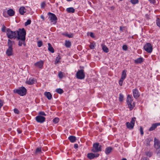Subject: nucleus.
<instances>
[{"instance_id": "obj_1", "label": "nucleus", "mask_w": 160, "mask_h": 160, "mask_svg": "<svg viewBox=\"0 0 160 160\" xmlns=\"http://www.w3.org/2000/svg\"><path fill=\"white\" fill-rule=\"evenodd\" d=\"M22 31V28L19 29L18 30L13 31L9 28L7 29L6 34L8 38L9 39H15L17 38L18 33L20 34Z\"/></svg>"}, {"instance_id": "obj_2", "label": "nucleus", "mask_w": 160, "mask_h": 160, "mask_svg": "<svg viewBox=\"0 0 160 160\" xmlns=\"http://www.w3.org/2000/svg\"><path fill=\"white\" fill-rule=\"evenodd\" d=\"M26 32L24 28H22V31L17 36V39L18 40V45L19 46H21L22 44L25 46L26 44L25 40L26 39Z\"/></svg>"}, {"instance_id": "obj_3", "label": "nucleus", "mask_w": 160, "mask_h": 160, "mask_svg": "<svg viewBox=\"0 0 160 160\" xmlns=\"http://www.w3.org/2000/svg\"><path fill=\"white\" fill-rule=\"evenodd\" d=\"M102 150V146L99 143H94L91 151L93 152H97Z\"/></svg>"}, {"instance_id": "obj_4", "label": "nucleus", "mask_w": 160, "mask_h": 160, "mask_svg": "<svg viewBox=\"0 0 160 160\" xmlns=\"http://www.w3.org/2000/svg\"><path fill=\"white\" fill-rule=\"evenodd\" d=\"M26 89L23 87H21L18 89H15L14 90V92L18 93L22 96L26 95Z\"/></svg>"}, {"instance_id": "obj_5", "label": "nucleus", "mask_w": 160, "mask_h": 160, "mask_svg": "<svg viewBox=\"0 0 160 160\" xmlns=\"http://www.w3.org/2000/svg\"><path fill=\"white\" fill-rule=\"evenodd\" d=\"M77 78L79 79H82L84 78L85 74L83 69L78 70L76 74Z\"/></svg>"}, {"instance_id": "obj_6", "label": "nucleus", "mask_w": 160, "mask_h": 160, "mask_svg": "<svg viewBox=\"0 0 160 160\" xmlns=\"http://www.w3.org/2000/svg\"><path fill=\"white\" fill-rule=\"evenodd\" d=\"M136 119V118L135 117H133L132 118L130 122H127L126 123V125L128 128L129 129H132L133 128Z\"/></svg>"}, {"instance_id": "obj_7", "label": "nucleus", "mask_w": 160, "mask_h": 160, "mask_svg": "<svg viewBox=\"0 0 160 160\" xmlns=\"http://www.w3.org/2000/svg\"><path fill=\"white\" fill-rule=\"evenodd\" d=\"M48 15L49 16V18L52 22H54V24H55L57 20V18L56 15L51 12H49Z\"/></svg>"}, {"instance_id": "obj_8", "label": "nucleus", "mask_w": 160, "mask_h": 160, "mask_svg": "<svg viewBox=\"0 0 160 160\" xmlns=\"http://www.w3.org/2000/svg\"><path fill=\"white\" fill-rule=\"evenodd\" d=\"M145 51L148 53H150L152 52V48L151 44L149 43H147L144 47Z\"/></svg>"}, {"instance_id": "obj_9", "label": "nucleus", "mask_w": 160, "mask_h": 160, "mask_svg": "<svg viewBox=\"0 0 160 160\" xmlns=\"http://www.w3.org/2000/svg\"><path fill=\"white\" fill-rule=\"evenodd\" d=\"M132 95H128L127 99V102L128 107L130 110L132 109Z\"/></svg>"}, {"instance_id": "obj_10", "label": "nucleus", "mask_w": 160, "mask_h": 160, "mask_svg": "<svg viewBox=\"0 0 160 160\" xmlns=\"http://www.w3.org/2000/svg\"><path fill=\"white\" fill-rule=\"evenodd\" d=\"M35 119L37 122L40 123H43L45 120V118L44 117L41 115H38L36 116Z\"/></svg>"}, {"instance_id": "obj_11", "label": "nucleus", "mask_w": 160, "mask_h": 160, "mask_svg": "<svg viewBox=\"0 0 160 160\" xmlns=\"http://www.w3.org/2000/svg\"><path fill=\"white\" fill-rule=\"evenodd\" d=\"M99 156V154L92 153H89L87 154V157L90 159H92L98 157Z\"/></svg>"}, {"instance_id": "obj_12", "label": "nucleus", "mask_w": 160, "mask_h": 160, "mask_svg": "<svg viewBox=\"0 0 160 160\" xmlns=\"http://www.w3.org/2000/svg\"><path fill=\"white\" fill-rule=\"evenodd\" d=\"M43 61L41 60L35 63L34 65L40 68H43Z\"/></svg>"}, {"instance_id": "obj_13", "label": "nucleus", "mask_w": 160, "mask_h": 160, "mask_svg": "<svg viewBox=\"0 0 160 160\" xmlns=\"http://www.w3.org/2000/svg\"><path fill=\"white\" fill-rule=\"evenodd\" d=\"M133 94L135 98L137 99L139 97V94L137 89L136 88L133 90Z\"/></svg>"}, {"instance_id": "obj_14", "label": "nucleus", "mask_w": 160, "mask_h": 160, "mask_svg": "<svg viewBox=\"0 0 160 160\" xmlns=\"http://www.w3.org/2000/svg\"><path fill=\"white\" fill-rule=\"evenodd\" d=\"M154 146L155 148L157 149L160 148V143L159 141L156 138L154 139Z\"/></svg>"}, {"instance_id": "obj_15", "label": "nucleus", "mask_w": 160, "mask_h": 160, "mask_svg": "<svg viewBox=\"0 0 160 160\" xmlns=\"http://www.w3.org/2000/svg\"><path fill=\"white\" fill-rule=\"evenodd\" d=\"M160 126V122L156 123L153 124L152 125V126L150 128L149 131H152L154 130L158 126Z\"/></svg>"}, {"instance_id": "obj_16", "label": "nucleus", "mask_w": 160, "mask_h": 160, "mask_svg": "<svg viewBox=\"0 0 160 160\" xmlns=\"http://www.w3.org/2000/svg\"><path fill=\"white\" fill-rule=\"evenodd\" d=\"M35 82V80L33 78H30L27 80L26 83L29 85H32Z\"/></svg>"}, {"instance_id": "obj_17", "label": "nucleus", "mask_w": 160, "mask_h": 160, "mask_svg": "<svg viewBox=\"0 0 160 160\" xmlns=\"http://www.w3.org/2000/svg\"><path fill=\"white\" fill-rule=\"evenodd\" d=\"M12 48H8L7 49L6 53L7 56H9L12 55Z\"/></svg>"}, {"instance_id": "obj_18", "label": "nucleus", "mask_w": 160, "mask_h": 160, "mask_svg": "<svg viewBox=\"0 0 160 160\" xmlns=\"http://www.w3.org/2000/svg\"><path fill=\"white\" fill-rule=\"evenodd\" d=\"M144 59L142 57L137 58L134 61V62L136 64L141 63L143 62Z\"/></svg>"}, {"instance_id": "obj_19", "label": "nucleus", "mask_w": 160, "mask_h": 160, "mask_svg": "<svg viewBox=\"0 0 160 160\" xmlns=\"http://www.w3.org/2000/svg\"><path fill=\"white\" fill-rule=\"evenodd\" d=\"M7 13L10 16H12L15 14V12L12 9H9L8 10Z\"/></svg>"}, {"instance_id": "obj_20", "label": "nucleus", "mask_w": 160, "mask_h": 160, "mask_svg": "<svg viewBox=\"0 0 160 160\" xmlns=\"http://www.w3.org/2000/svg\"><path fill=\"white\" fill-rule=\"evenodd\" d=\"M11 39H8V48H12L13 44H14V41H11Z\"/></svg>"}, {"instance_id": "obj_21", "label": "nucleus", "mask_w": 160, "mask_h": 160, "mask_svg": "<svg viewBox=\"0 0 160 160\" xmlns=\"http://www.w3.org/2000/svg\"><path fill=\"white\" fill-rule=\"evenodd\" d=\"M44 95L49 100H50L52 98V95L49 92H45Z\"/></svg>"}, {"instance_id": "obj_22", "label": "nucleus", "mask_w": 160, "mask_h": 160, "mask_svg": "<svg viewBox=\"0 0 160 160\" xmlns=\"http://www.w3.org/2000/svg\"><path fill=\"white\" fill-rule=\"evenodd\" d=\"M25 8L24 7H21L19 9V12L21 15H23L26 12Z\"/></svg>"}, {"instance_id": "obj_23", "label": "nucleus", "mask_w": 160, "mask_h": 160, "mask_svg": "<svg viewBox=\"0 0 160 160\" xmlns=\"http://www.w3.org/2000/svg\"><path fill=\"white\" fill-rule=\"evenodd\" d=\"M126 72L127 71L126 70H124L122 71L121 79L124 80L126 78L127 76Z\"/></svg>"}, {"instance_id": "obj_24", "label": "nucleus", "mask_w": 160, "mask_h": 160, "mask_svg": "<svg viewBox=\"0 0 160 160\" xmlns=\"http://www.w3.org/2000/svg\"><path fill=\"white\" fill-rule=\"evenodd\" d=\"M112 148L111 147H108L106 148L105 150V153L106 154H109L112 151Z\"/></svg>"}, {"instance_id": "obj_25", "label": "nucleus", "mask_w": 160, "mask_h": 160, "mask_svg": "<svg viewBox=\"0 0 160 160\" xmlns=\"http://www.w3.org/2000/svg\"><path fill=\"white\" fill-rule=\"evenodd\" d=\"M69 140L72 142H74L76 140V138L75 136H70L68 137Z\"/></svg>"}, {"instance_id": "obj_26", "label": "nucleus", "mask_w": 160, "mask_h": 160, "mask_svg": "<svg viewBox=\"0 0 160 160\" xmlns=\"http://www.w3.org/2000/svg\"><path fill=\"white\" fill-rule=\"evenodd\" d=\"M48 50L50 52L52 53H53L54 52V49L53 47L52 46L51 44L50 43H48Z\"/></svg>"}, {"instance_id": "obj_27", "label": "nucleus", "mask_w": 160, "mask_h": 160, "mask_svg": "<svg viewBox=\"0 0 160 160\" xmlns=\"http://www.w3.org/2000/svg\"><path fill=\"white\" fill-rule=\"evenodd\" d=\"M66 11L68 13H74L75 12V9L72 7L67 8Z\"/></svg>"}, {"instance_id": "obj_28", "label": "nucleus", "mask_w": 160, "mask_h": 160, "mask_svg": "<svg viewBox=\"0 0 160 160\" xmlns=\"http://www.w3.org/2000/svg\"><path fill=\"white\" fill-rule=\"evenodd\" d=\"M102 50L105 52H108V49L106 45H102Z\"/></svg>"}, {"instance_id": "obj_29", "label": "nucleus", "mask_w": 160, "mask_h": 160, "mask_svg": "<svg viewBox=\"0 0 160 160\" xmlns=\"http://www.w3.org/2000/svg\"><path fill=\"white\" fill-rule=\"evenodd\" d=\"M62 34L64 36H65L67 37H68L69 38H72L73 37V35L72 33H71L70 34H68L67 33H62Z\"/></svg>"}, {"instance_id": "obj_30", "label": "nucleus", "mask_w": 160, "mask_h": 160, "mask_svg": "<svg viewBox=\"0 0 160 160\" xmlns=\"http://www.w3.org/2000/svg\"><path fill=\"white\" fill-rule=\"evenodd\" d=\"M61 59V57L59 55L57 56L56 59L55 64H56L60 62V60Z\"/></svg>"}, {"instance_id": "obj_31", "label": "nucleus", "mask_w": 160, "mask_h": 160, "mask_svg": "<svg viewBox=\"0 0 160 160\" xmlns=\"http://www.w3.org/2000/svg\"><path fill=\"white\" fill-rule=\"evenodd\" d=\"M65 46L67 48H70L71 46V42L70 41H66L65 44Z\"/></svg>"}, {"instance_id": "obj_32", "label": "nucleus", "mask_w": 160, "mask_h": 160, "mask_svg": "<svg viewBox=\"0 0 160 160\" xmlns=\"http://www.w3.org/2000/svg\"><path fill=\"white\" fill-rule=\"evenodd\" d=\"M56 91L57 93L60 94L63 92V90L60 88L56 89Z\"/></svg>"}, {"instance_id": "obj_33", "label": "nucleus", "mask_w": 160, "mask_h": 160, "mask_svg": "<svg viewBox=\"0 0 160 160\" xmlns=\"http://www.w3.org/2000/svg\"><path fill=\"white\" fill-rule=\"evenodd\" d=\"M157 25L159 27H160V19L157 18L156 21Z\"/></svg>"}, {"instance_id": "obj_34", "label": "nucleus", "mask_w": 160, "mask_h": 160, "mask_svg": "<svg viewBox=\"0 0 160 160\" xmlns=\"http://www.w3.org/2000/svg\"><path fill=\"white\" fill-rule=\"evenodd\" d=\"M123 96L120 93L119 95V100L121 102L123 101Z\"/></svg>"}, {"instance_id": "obj_35", "label": "nucleus", "mask_w": 160, "mask_h": 160, "mask_svg": "<svg viewBox=\"0 0 160 160\" xmlns=\"http://www.w3.org/2000/svg\"><path fill=\"white\" fill-rule=\"evenodd\" d=\"M145 153L146 155L147 156L149 157H151L152 155V153L151 152H145Z\"/></svg>"}, {"instance_id": "obj_36", "label": "nucleus", "mask_w": 160, "mask_h": 160, "mask_svg": "<svg viewBox=\"0 0 160 160\" xmlns=\"http://www.w3.org/2000/svg\"><path fill=\"white\" fill-rule=\"evenodd\" d=\"M41 152V148H37L36 149L35 152L36 153H40Z\"/></svg>"}, {"instance_id": "obj_37", "label": "nucleus", "mask_w": 160, "mask_h": 160, "mask_svg": "<svg viewBox=\"0 0 160 160\" xmlns=\"http://www.w3.org/2000/svg\"><path fill=\"white\" fill-rule=\"evenodd\" d=\"M155 152L157 155L160 156V148L156 149Z\"/></svg>"}, {"instance_id": "obj_38", "label": "nucleus", "mask_w": 160, "mask_h": 160, "mask_svg": "<svg viewBox=\"0 0 160 160\" xmlns=\"http://www.w3.org/2000/svg\"><path fill=\"white\" fill-rule=\"evenodd\" d=\"M59 121V119L58 118H56L53 120V122L54 123H57Z\"/></svg>"}, {"instance_id": "obj_39", "label": "nucleus", "mask_w": 160, "mask_h": 160, "mask_svg": "<svg viewBox=\"0 0 160 160\" xmlns=\"http://www.w3.org/2000/svg\"><path fill=\"white\" fill-rule=\"evenodd\" d=\"M31 22V21L30 19H28L27 21L25 23V26H27L29 25H30Z\"/></svg>"}, {"instance_id": "obj_40", "label": "nucleus", "mask_w": 160, "mask_h": 160, "mask_svg": "<svg viewBox=\"0 0 160 160\" xmlns=\"http://www.w3.org/2000/svg\"><path fill=\"white\" fill-rule=\"evenodd\" d=\"M58 76L60 78H62L63 77V72L61 71H60L58 72Z\"/></svg>"}, {"instance_id": "obj_41", "label": "nucleus", "mask_w": 160, "mask_h": 160, "mask_svg": "<svg viewBox=\"0 0 160 160\" xmlns=\"http://www.w3.org/2000/svg\"><path fill=\"white\" fill-rule=\"evenodd\" d=\"M131 2L133 4L138 3V0H131Z\"/></svg>"}, {"instance_id": "obj_42", "label": "nucleus", "mask_w": 160, "mask_h": 160, "mask_svg": "<svg viewBox=\"0 0 160 160\" xmlns=\"http://www.w3.org/2000/svg\"><path fill=\"white\" fill-rule=\"evenodd\" d=\"M37 44L38 47H40L42 45V41H40L38 42Z\"/></svg>"}, {"instance_id": "obj_43", "label": "nucleus", "mask_w": 160, "mask_h": 160, "mask_svg": "<svg viewBox=\"0 0 160 160\" xmlns=\"http://www.w3.org/2000/svg\"><path fill=\"white\" fill-rule=\"evenodd\" d=\"M6 27L4 25H3L1 28L2 31V32H5L6 31Z\"/></svg>"}, {"instance_id": "obj_44", "label": "nucleus", "mask_w": 160, "mask_h": 160, "mask_svg": "<svg viewBox=\"0 0 160 160\" xmlns=\"http://www.w3.org/2000/svg\"><path fill=\"white\" fill-rule=\"evenodd\" d=\"M14 112L15 113L17 114H19V111L18 110L17 108H15L14 109Z\"/></svg>"}, {"instance_id": "obj_45", "label": "nucleus", "mask_w": 160, "mask_h": 160, "mask_svg": "<svg viewBox=\"0 0 160 160\" xmlns=\"http://www.w3.org/2000/svg\"><path fill=\"white\" fill-rule=\"evenodd\" d=\"M124 80L120 79L119 81V83L120 86H122V85L123 82Z\"/></svg>"}, {"instance_id": "obj_46", "label": "nucleus", "mask_w": 160, "mask_h": 160, "mask_svg": "<svg viewBox=\"0 0 160 160\" xmlns=\"http://www.w3.org/2000/svg\"><path fill=\"white\" fill-rule=\"evenodd\" d=\"M140 131L141 135H142L143 134V128L142 127H140Z\"/></svg>"}, {"instance_id": "obj_47", "label": "nucleus", "mask_w": 160, "mask_h": 160, "mask_svg": "<svg viewBox=\"0 0 160 160\" xmlns=\"http://www.w3.org/2000/svg\"><path fill=\"white\" fill-rule=\"evenodd\" d=\"M89 47L91 49H93L94 48V45L93 43H92L90 45Z\"/></svg>"}, {"instance_id": "obj_48", "label": "nucleus", "mask_w": 160, "mask_h": 160, "mask_svg": "<svg viewBox=\"0 0 160 160\" xmlns=\"http://www.w3.org/2000/svg\"><path fill=\"white\" fill-rule=\"evenodd\" d=\"M122 49L124 50H126L128 49V47L126 45H124L122 46Z\"/></svg>"}, {"instance_id": "obj_49", "label": "nucleus", "mask_w": 160, "mask_h": 160, "mask_svg": "<svg viewBox=\"0 0 160 160\" xmlns=\"http://www.w3.org/2000/svg\"><path fill=\"white\" fill-rule=\"evenodd\" d=\"M45 6V3L44 2H43L41 3V7L44 8Z\"/></svg>"}, {"instance_id": "obj_50", "label": "nucleus", "mask_w": 160, "mask_h": 160, "mask_svg": "<svg viewBox=\"0 0 160 160\" xmlns=\"http://www.w3.org/2000/svg\"><path fill=\"white\" fill-rule=\"evenodd\" d=\"M39 114L41 115L46 116V114L44 112H39Z\"/></svg>"}, {"instance_id": "obj_51", "label": "nucleus", "mask_w": 160, "mask_h": 160, "mask_svg": "<svg viewBox=\"0 0 160 160\" xmlns=\"http://www.w3.org/2000/svg\"><path fill=\"white\" fill-rule=\"evenodd\" d=\"M74 147L75 148L77 149L78 148V145L77 144H75L74 145Z\"/></svg>"}, {"instance_id": "obj_52", "label": "nucleus", "mask_w": 160, "mask_h": 160, "mask_svg": "<svg viewBox=\"0 0 160 160\" xmlns=\"http://www.w3.org/2000/svg\"><path fill=\"white\" fill-rule=\"evenodd\" d=\"M90 36L92 38H94V37L93 33L92 32L90 33Z\"/></svg>"}, {"instance_id": "obj_53", "label": "nucleus", "mask_w": 160, "mask_h": 160, "mask_svg": "<svg viewBox=\"0 0 160 160\" xmlns=\"http://www.w3.org/2000/svg\"><path fill=\"white\" fill-rule=\"evenodd\" d=\"M149 0L151 3H155V0Z\"/></svg>"}, {"instance_id": "obj_54", "label": "nucleus", "mask_w": 160, "mask_h": 160, "mask_svg": "<svg viewBox=\"0 0 160 160\" xmlns=\"http://www.w3.org/2000/svg\"><path fill=\"white\" fill-rule=\"evenodd\" d=\"M135 102H133L132 103V109L133 108L135 107Z\"/></svg>"}, {"instance_id": "obj_55", "label": "nucleus", "mask_w": 160, "mask_h": 160, "mask_svg": "<svg viewBox=\"0 0 160 160\" xmlns=\"http://www.w3.org/2000/svg\"><path fill=\"white\" fill-rule=\"evenodd\" d=\"M17 132H18V133H21L22 132V131L21 130H19V129L17 130Z\"/></svg>"}, {"instance_id": "obj_56", "label": "nucleus", "mask_w": 160, "mask_h": 160, "mask_svg": "<svg viewBox=\"0 0 160 160\" xmlns=\"http://www.w3.org/2000/svg\"><path fill=\"white\" fill-rule=\"evenodd\" d=\"M3 15L4 16V17H7L6 13L5 12H3Z\"/></svg>"}, {"instance_id": "obj_57", "label": "nucleus", "mask_w": 160, "mask_h": 160, "mask_svg": "<svg viewBox=\"0 0 160 160\" xmlns=\"http://www.w3.org/2000/svg\"><path fill=\"white\" fill-rule=\"evenodd\" d=\"M120 30L121 31H123L122 28V27L120 26Z\"/></svg>"}, {"instance_id": "obj_58", "label": "nucleus", "mask_w": 160, "mask_h": 160, "mask_svg": "<svg viewBox=\"0 0 160 160\" xmlns=\"http://www.w3.org/2000/svg\"><path fill=\"white\" fill-rule=\"evenodd\" d=\"M41 18H42V19L43 20H44V17L43 16H42H42H41Z\"/></svg>"}, {"instance_id": "obj_59", "label": "nucleus", "mask_w": 160, "mask_h": 160, "mask_svg": "<svg viewBox=\"0 0 160 160\" xmlns=\"http://www.w3.org/2000/svg\"><path fill=\"white\" fill-rule=\"evenodd\" d=\"M122 160H127V159L126 158H123Z\"/></svg>"}, {"instance_id": "obj_60", "label": "nucleus", "mask_w": 160, "mask_h": 160, "mask_svg": "<svg viewBox=\"0 0 160 160\" xmlns=\"http://www.w3.org/2000/svg\"><path fill=\"white\" fill-rule=\"evenodd\" d=\"M147 145H149V142H148L147 143Z\"/></svg>"}, {"instance_id": "obj_61", "label": "nucleus", "mask_w": 160, "mask_h": 160, "mask_svg": "<svg viewBox=\"0 0 160 160\" xmlns=\"http://www.w3.org/2000/svg\"><path fill=\"white\" fill-rule=\"evenodd\" d=\"M67 0L68 1H72V0Z\"/></svg>"}]
</instances>
